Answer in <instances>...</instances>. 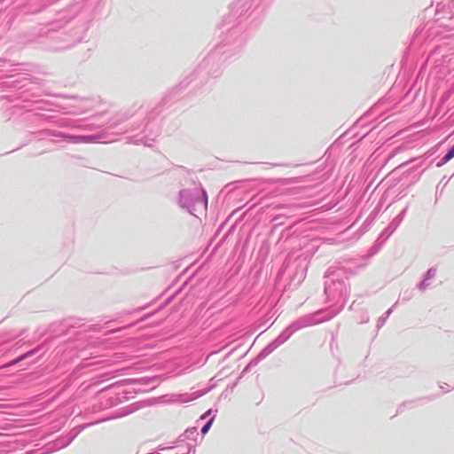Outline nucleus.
Segmentation results:
<instances>
[{"label":"nucleus","instance_id":"obj_1","mask_svg":"<svg viewBox=\"0 0 454 454\" xmlns=\"http://www.w3.org/2000/svg\"><path fill=\"white\" fill-rule=\"evenodd\" d=\"M454 158V145L450 148V150L442 158L441 161L438 163V166H442L447 163L449 160Z\"/></svg>","mask_w":454,"mask_h":454},{"label":"nucleus","instance_id":"obj_2","mask_svg":"<svg viewBox=\"0 0 454 454\" xmlns=\"http://www.w3.org/2000/svg\"><path fill=\"white\" fill-rule=\"evenodd\" d=\"M212 423H213V419H211L202 428H201V433L203 434H207L208 432V430L210 429L211 426H212Z\"/></svg>","mask_w":454,"mask_h":454},{"label":"nucleus","instance_id":"obj_3","mask_svg":"<svg viewBox=\"0 0 454 454\" xmlns=\"http://www.w3.org/2000/svg\"><path fill=\"white\" fill-rule=\"evenodd\" d=\"M21 359H22V357H19V358H17L16 360H14V361L11 362L8 365L15 364H17L18 362H20Z\"/></svg>","mask_w":454,"mask_h":454}]
</instances>
